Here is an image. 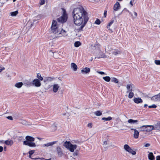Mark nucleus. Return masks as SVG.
Here are the masks:
<instances>
[{
    "label": "nucleus",
    "instance_id": "nucleus-1",
    "mask_svg": "<svg viewBox=\"0 0 160 160\" xmlns=\"http://www.w3.org/2000/svg\"><path fill=\"white\" fill-rule=\"evenodd\" d=\"M74 23L80 26L78 30H82L89 19L88 13L82 6L74 8L72 12Z\"/></svg>",
    "mask_w": 160,
    "mask_h": 160
},
{
    "label": "nucleus",
    "instance_id": "nucleus-2",
    "mask_svg": "<svg viewBox=\"0 0 160 160\" xmlns=\"http://www.w3.org/2000/svg\"><path fill=\"white\" fill-rule=\"evenodd\" d=\"M59 31H60V29L58 25L57 22L54 20H53L51 28V32L56 34L58 33Z\"/></svg>",
    "mask_w": 160,
    "mask_h": 160
},
{
    "label": "nucleus",
    "instance_id": "nucleus-3",
    "mask_svg": "<svg viewBox=\"0 0 160 160\" xmlns=\"http://www.w3.org/2000/svg\"><path fill=\"white\" fill-rule=\"evenodd\" d=\"M63 146L71 152H74L76 149L77 146L76 144H72L70 142L66 141L63 144Z\"/></svg>",
    "mask_w": 160,
    "mask_h": 160
},
{
    "label": "nucleus",
    "instance_id": "nucleus-4",
    "mask_svg": "<svg viewBox=\"0 0 160 160\" xmlns=\"http://www.w3.org/2000/svg\"><path fill=\"white\" fill-rule=\"evenodd\" d=\"M67 14L64 12L62 16L57 19V20L58 22L63 23L67 21Z\"/></svg>",
    "mask_w": 160,
    "mask_h": 160
},
{
    "label": "nucleus",
    "instance_id": "nucleus-5",
    "mask_svg": "<svg viewBox=\"0 0 160 160\" xmlns=\"http://www.w3.org/2000/svg\"><path fill=\"white\" fill-rule=\"evenodd\" d=\"M23 143V144L28 146L30 147H35L36 146L34 142H28V141H24Z\"/></svg>",
    "mask_w": 160,
    "mask_h": 160
},
{
    "label": "nucleus",
    "instance_id": "nucleus-6",
    "mask_svg": "<svg viewBox=\"0 0 160 160\" xmlns=\"http://www.w3.org/2000/svg\"><path fill=\"white\" fill-rule=\"evenodd\" d=\"M32 84L37 87H39L41 85L40 80L38 79H35L32 81Z\"/></svg>",
    "mask_w": 160,
    "mask_h": 160
},
{
    "label": "nucleus",
    "instance_id": "nucleus-7",
    "mask_svg": "<svg viewBox=\"0 0 160 160\" xmlns=\"http://www.w3.org/2000/svg\"><path fill=\"white\" fill-rule=\"evenodd\" d=\"M56 150L58 156L59 157H61L63 154V152L62 151L61 148L60 147L58 146L57 147Z\"/></svg>",
    "mask_w": 160,
    "mask_h": 160
},
{
    "label": "nucleus",
    "instance_id": "nucleus-8",
    "mask_svg": "<svg viewBox=\"0 0 160 160\" xmlns=\"http://www.w3.org/2000/svg\"><path fill=\"white\" fill-rule=\"evenodd\" d=\"M146 131L147 132H150L153 130H155L154 125H146Z\"/></svg>",
    "mask_w": 160,
    "mask_h": 160
},
{
    "label": "nucleus",
    "instance_id": "nucleus-9",
    "mask_svg": "<svg viewBox=\"0 0 160 160\" xmlns=\"http://www.w3.org/2000/svg\"><path fill=\"white\" fill-rule=\"evenodd\" d=\"M90 71V68H84L81 70V72L83 74H86L89 73Z\"/></svg>",
    "mask_w": 160,
    "mask_h": 160
},
{
    "label": "nucleus",
    "instance_id": "nucleus-10",
    "mask_svg": "<svg viewBox=\"0 0 160 160\" xmlns=\"http://www.w3.org/2000/svg\"><path fill=\"white\" fill-rule=\"evenodd\" d=\"M97 58H105L107 57V56L103 54V52L100 50H98V54L97 55Z\"/></svg>",
    "mask_w": 160,
    "mask_h": 160
},
{
    "label": "nucleus",
    "instance_id": "nucleus-11",
    "mask_svg": "<svg viewBox=\"0 0 160 160\" xmlns=\"http://www.w3.org/2000/svg\"><path fill=\"white\" fill-rule=\"evenodd\" d=\"M131 130H133L134 131V133L133 134V137L135 139H137L138 138L139 135V132L136 129L134 128H131Z\"/></svg>",
    "mask_w": 160,
    "mask_h": 160
},
{
    "label": "nucleus",
    "instance_id": "nucleus-12",
    "mask_svg": "<svg viewBox=\"0 0 160 160\" xmlns=\"http://www.w3.org/2000/svg\"><path fill=\"white\" fill-rule=\"evenodd\" d=\"M120 8V5L119 3L117 2L114 5L113 7V10L114 11H117Z\"/></svg>",
    "mask_w": 160,
    "mask_h": 160
},
{
    "label": "nucleus",
    "instance_id": "nucleus-13",
    "mask_svg": "<svg viewBox=\"0 0 160 160\" xmlns=\"http://www.w3.org/2000/svg\"><path fill=\"white\" fill-rule=\"evenodd\" d=\"M159 97L158 94L154 96L151 98V100L154 101H160Z\"/></svg>",
    "mask_w": 160,
    "mask_h": 160
},
{
    "label": "nucleus",
    "instance_id": "nucleus-14",
    "mask_svg": "<svg viewBox=\"0 0 160 160\" xmlns=\"http://www.w3.org/2000/svg\"><path fill=\"white\" fill-rule=\"evenodd\" d=\"M4 143L7 145L12 146L13 144V142L12 140L9 139L8 140L5 141Z\"/></svg>",
    "mask_w": 160,
    "mask_h": 160
},
{
    "label": "nucleus",
    "instance_id": "nucleus-15",
    "mask_svg": "<svg viewBox=\"0 0 160 160\" xmlns=\"http://www.w3.org/2000/svg\"><path fill=\"white\" fill-rule=\"evenodd\" d=\"M25 139L26 140V141H28L29 142H33L35 140V139L34 138L29 136H26Z\"/></svg>",
    "mask_w": 160,
    "mask_h": 160
},
{
    "label": "nucleus",
    "instance_id": "nucleus-16",
    "mask_svg": "<svg viewBox=\"0 0 160 160\" xmlns=\"http://www.w3.org/2000/svg\"><path fill=\"white\" fill-rule=\"evenodd\" d=\"M133 101L136 103H140L142 102V100L140 98H134Z\"/></svg>",
    "mask_w": 160,
    "mask_h": 160
},
{
    "label": "nucleus",
    "instance_id": "nucleus-17",
    "mask_svg": "<svg viewBox=\"0 0 160 160\" xmlns=\"http://www.w3.org/2000/svg\"><path fill=\"white\" fill-rule=\"evenodd\" d=\"M53 91L55 93L58 91L59 86L58 84H55L53 85Z\"/></svg>",
    "mask_w": 160,
    "mask_h": 160
},
{
    "label": "nucleus",
    "instance_id": "nucleus-18",
    "mask_svg": "<svg viewBox=\"0 0 160 160\" xmlns=\"http://www.w3.org/2000/svg\"><path fill=\"white\" fill-rule=\"evenodd\" d=\"M71 68L74 71H76L78 69V67L76 64L74 63H72L71 65Z\"/></svg>",
    "mask_w": 160,
    "mask_h": 160
},
{
    "label": "nucleus",
    "instance_id": "nucleus-19",
    "mask_svg": "<svg viewBox=\"0 0 160 160\" xmlns=\"http://www.w3.org/2000/svg\"><path fill=\"white\" fill-rule=\"evenodd\" d=\"M54 78L53 77H45L44 79V82H51L52 81Z\"/></svg>",
    "mask_w": 160,
    "mask_h": 160
},
{
    "label": "nucleus",
    "instance_id": "nucleus-20",
    "mask_svg": "<svg viewBox=\"0 0 160 160\" xmlns=\"http://www.w3.org/2000/svg\"><path fill=\"white\" fill-rule=\"evenodd\" d=\"M58 33L59 34H61L62 36L64 37L67 36L66 31L63 29H62L61 30H60V31H59Z\"/></svg>",
    "mask_w": 160,
    "mask_h": 160
},
{
    "label": "nucleus",
    "instance_id": "nucleus-21",
    "mask_svg": "<svg viewBox=\"0 0 160 160\" xmlns=\"http://www.w3.org/2000/svg\"><path fill=\"white\" fill-rule=\"evenodd\" d=\"M127 12L129 13V14L131 15V17H132V18H135L137 16V13L135 11H134V15H132V13L130 12L129 10H127Z\"/></svg>",
    "mask_w": 160,
    "mask_h": 160
},
{
    "label": "nucleus",
    "instance_id": "nucleus-22",
    "mask_svg": "<svg viewBox=\"0 0 160 160\" xmlns=\"http://www.w3.org/2000/svg\"><path fill=\"white\" fill-rule=\"evenodd\" d=\"M155 130H160V121L158 122L154 125Z\"/></svg>",
    "mask_w": 160,
    "mask_h": 160
},
{
    "label": "nucleus",
    "instance_id": "nucleus-23",
    "mask_svg": "<svg viewBox=\"0 0 160 160\" xmlns=\"http://www.w3.org/2000/svg\"><path fill=\"white\" fill-rule=\"evenodd\" d=\"M148 159L150 160H154L155 159L154 156L153 155L152 152H150L148 155Z\"/></svg>",
    "mask_w": 160,
    "mask_h": 160
},
{
    "label": "nucleus",
    "instance_id": "nucleus-24",
    "mask_svg": "<svg viewBox=\"0 0 160 160\" xmlns=\"http://www.w3.org/2000/svg\"><path fill=\"white\" fill-rule=\"evenodd\" d=\"M57 142H58V141H55L50 142L48 143H47L45 144L44 145L45 146H46V147H49V146H51L53 145V144L56 143Z\"/></svg>",
    "mask_w": 160,
    "mask_h": 160
},
{
    "label": "nucleus",
    "instance_id": "nucleus-25",
    "mask_svg": "<svg viewBox=\"0 0 160 160\" xmlns=\"http://www.w3.org/2000/svg\"><path fill=\"white\" fill-rule=\"evenodd\" d=\"M146 125H143L140 127L138 128V129H140V131H146Z\"/></svg>",
    "mask_w": 160,
    "mask_h": 160
},
{
    "label": "nucleus",
    "instance_id": "nucleus-26",
    "mask_svg": "<svg viewBox=\"0 0 160 160\" xmlns=\"http://www.w3.org/2000/svg\"><path fill=\"white\" fill-rule=\"evenodd\" d=\"M112 53L114 55H117L118 54H120L121 51L115 49L114 50Z\"/></svg>",
    "mask_w": 160,
    "mask_h": 160
},
{
    "label": "nucleus",
    "instance_id": "nucleus-27",
    "mask_svg": "<svg viewBox=\"0 0 160 160\" xmlns=\"http://www.w3.org/2000/svg\"><path fill=\"white\" fill-rule=\"evenodd\" d=\"M23 85V83L22 82H18L16 83L15 86L18 88H20Z\"/></svg>",
    "mask_w": 160,
    "mask_h": 160
},
{
    "label": "nucleus",
    "instance_id": "nucleus-28",
    "mask_svg": "<svg viewBox=\"0 0 160 160\" xmlns=\"http://www.w3.org/2000/svg\"><path fill=\"white\" fill-rule=\"evenodd\" d=\"M20 123L24 125H28L29 123L26 121L23 120V119H22L21 120V122H20Z\"/></svg>",
    "mask_w": 160,
    "mask_h": 160
},
{
    "label": "nucleus",
    "instance_id": "nucleus-29",
    "mask_svg": "<svg viewBox=\"0 0 160 160\" xmlns=\"http://www.w3.org/2000/svg\"><path fill=\"white\" fill-rule=\"evenodd\" d=\"M18 13V11L11 12L10 13V15L12 16H16Z\"/></svg>",
    "mask_w": 160,
    "mask_h": 160
},
{
    "label": "nucleus",
    "instance_id": "nucleus-30",
    "mask_svg": "<svg viewBox=\"0 0 160 160\" xmlns=\"http://www.w3.org/2000/svg\"><path fill=\"white\" fill-rule=\"evenodd\" d=\"M112 119V118L111 117H108V118H102V119L104 121H110Z\"/></svg>",
    "mask_w": 160,
    "mask_h": 160
},
{
    "label": "nucleus",
    "instance_id": "nucleus-31",
    "mask_svg": "<svg viewBox=\"0 0 160 160\" xmlns=\"http://www.w3.org/2000/svg\"><path fill=\"white\" fill-rule=\"evenodd\" d=\"M114 22V20H112L108 24V25H107V28L110 30H111V31L112 30V29H111L110 28V27L112 23H113Z\"/></svg>",
    "mask_w": 160,
    "mask_h": 160
},
{
    "label": "nucleus",
    "instance_id": "nucleus-32",
    "mask_svg": "<svg viewBox=\"0 0 160 160\" xmlns=\"http://www.w3.org/2000/svg\"><path fill=\"white\" fill-rule=\"evenodd\" d=\"M103 79L106 81L109 82L110 81L111 78L109 76H106L103 77Z\"/></svg>",
    "mask_w": 160,
    "mask_h": 160
},
{
    "label": "nucleus",
    "instance_id": "nucleus-33",
    "mask_svg": "<svg viewBox=\"0 0 160 160\" xmlns=\"http://www.w3.org/2000/svg\"><path fill=\"white\" fill-rule=\"evenodd\" d=\"M128 152L131 153L133 155H135L136 154V152L133 150L131 148L128 150Z\"/></svg>",
    "mask_w": 160,
    "mask_h": 160
},
{
    "label": "nucleus",
    "instance_id": "nucleus-34",
    "mask_svg": "<svg viewBox=\"0 0 160 160\" xmlns=\"http://www.w3.org/2000/svg\"><path fill=\"white\" fill-rule=\"evenodd\" d=\"M81 45V43L79 41H77L74 43V46L75 47H78Z\"/></svg>",
    "mask_w": 160,
    "mask_h": 160
},
{
    "label": "nucleus",
    "instance_id": "nucleus-35",
    "mask_svg": "<svg viewBox=\"0 0 160 160\" xmlns=\"http://www.w3.org/2000/svg\"><path fill=\"white\" fill-rule=\"evenodd\" d=\"M124 148L125 150L128 152L131 148L128 145L125 144L124 146Z\"/></svg>",
    "mask_w": 160,
    "mask_h": 160
},
{
    "label": "nucleus",
    "instance_id": "nucleus-36",
    "mask_svg": "<svg viewBox=\"0 0 160 160\" xmlns=\"http://www.w3.org/2000/svg\"><path fill=\"white\" fill-rule=\"evenodd\" d=\"M95 115L97 116H100L102 114V112L100 111H97L94 112Z\"/></svg>",
    "mask_w": 160,
    "mask_h": 160
},
{
    "label": "nucleus",
    "instance_id": "nucleus-37",
    "mask_svg": "<svg viewBox=\"0 0 160 160\" xmlns=\"http://www.w3.org/2000/svg\"><path fill=\"white\" fill-rule=\"evenodd\" d=\"M111 82L115 83H118V80L117 78H112Z\"/></svg>",
    "mask_w": 160,
    "mask_h": 160
},
{
    "label": "nucleus",
    "instance_id": "nucleus-38",
    "mask_svg": "<svg viewBox=\"0 0 160 160\" xmlns=\"http://www.w3.org/2000/svg\"><path fill=\"white\" fill-rule=\"evenodd\" d=\"M37 78L41 81H42L43 79V78L41 76V75L38 73L37 74Z\"/></svg>",
    "mask_w": 160,
    "mask_h": 160
},
{
    "label": "nucleus",
    "instance_id": "nucleus-39",
    "mask_svg": "<svg viewBox=\"0 0 160 160\" xmlns=\"http://www.w3.org/2000/svg\"><path fill=\"white\" fill-rule=\"evenodd\" d=\"M134 96V93L133 92H129L128 95V97L129 98H132Z\"/></svg>",
    "mask_w": 160,
    "mask_h": 160
},
{
    "label": "nucleus",
    "instance_id": "nucleus-40",
    "mask_svg": "<svg viewBox=\"0 0 160 160\" xmlns=\"http://www.w3.org/2000/svg\"><path fill=\"white\" fill-rule=\"evenodd\" d=\"M131 88H132V85L131 84H128L127 85V88L128 89V90H129L131 89Z\"/></svg>",
    "mask_w": 160,
    "mask_h": 160
},
{
    "label": "nucleus",
    "instance_id": "nucleus-41",
    "mask_svg": "<svg viewBox=\"0 0 160 160\" xmlns=\"http://www.w3.org/2000/svg\"><path fill=\"white\" fill-rule=\"evenodd\" d=\"M101 23V21H100L98 19H97L96 21L95 22V24H98V25H99Z\"/></svg>",
    "mask_w": 160,
    "mask_h": 160
},
{
    "label": "nucleus",
    "instance_id": "nucleus-42",
    "mask_svg": "<svg viewBox=\"0 0 160 160\" xmlns=\"http://www.w3.org/2000/svg\"><path fill=\"white\" fill-rule=\"evenodd\" d=\"M155 63L157 65H160V60H155Z\"/></svg>",
    "mask_w": 160,
    "mask_h": 160
},
{
    "label": "nucleus",
    "instance_id": "nucleus-43",
    "mask_svg": "<svg viewBox=\"0 0 160 160\" xmlns=\"http://www.w3.org/2000/svg\"><path fill=\"white\" fill-rule=\"evenodd\" d=\"M157 107V106L155 104H153L152 105L148 106V108H156Z\"/></svg>",
    "mask_w": 160,
    "mask_h": 160
},
{
    "label": "nucleus",
    "instance_id": "nucleus-44",
    "mask_svg": "<svg viewBox=\"0 0 160 160\" xmlns=\"http://www.w3.org/2000/svg\"><path fill=\"white\" fill-rule=\"evenodd\" d=\"M73 156L74 157H76L78 155V151H76V152H74L73 153Z\"/></svg>",
    "mask_w": 160,
    "mask_h": 160
},
{
    "label": "nucleus",
    "instance_id": "nucleus-45",
    "mask_svg": "<svg viewBox=\"0 0 160 160\" xmlns=\"http://www.w3.org/2000/svg\"><path fill=\"white\" fill-rule=\"evenodd\" d=\"M34 152V150H30L29 152V156L32 155Z\"/></svg>",
    "mask_w": 160,
    "mask_h": 160
},
{
    "label": "nucleus",
    "instance_id": "nucleus-46",
    "mask_svg": "<svg viewBox=\"0 0 160 160\" xmlns=\"http://www.w3.org/2000/svg\"><path fill=\"white\" fill-rule=\"evenodd\" d=\"M87 126L88 128H91L92 126V123H89L88 124Z\"/></svg>",
    "mask_w": 160,
    "mask_h": 160
},
{
    "label": "nucleus",
    "instance_id": "nucleus-47",
    "mask_svg": "<svg viewBox=\"0 0 160 160\" xmlns=\"http://www.w3.org/2000/svg\"><path fill=\"white\" fill-rule=\"evenodd\" d=\"M45 2V0H40V4L41 5H42L44 4Z\"/></svg>",
    "mask_w": 160,
    "mask_h": 160
},
{
    "label": "nucleus",
    "instance_id": "nucleus-48",
    "mask_svg": "<svg viewBox=\"0 0 160 160\" xmlns=\"http://www.w3.org/2000/svg\"><path fill=\"white\" fill-rule=\"evenodd\" d=\"M134 120L132 119H130L128 120V122L129 123H134Z\"/></svg>",
    "mask_w": 160,
    "mask_h": 160
},
{
    "label": "nucleus",
    "instance_id": "nucleus-49",
    "mask_svg": "<svg viewBox=\"0 0 160 160\" xmlns=\"http://www.w3.org/2000/svg\"><path fill=\"white\" fill-rule=\"evenodd\" d=\"M97 72L100 74L102 75V74H105V73L104 72H101V71H97Z\"/></svg>",
    "mask_w": 160,
    "mask_h": 160
},
{
    "label": "nucleus",
    "instance_id": "nucleus-50",
    "mask_svg": "<svg viewBox=\"0 0 160 160\" xmlns=\"http://www.w3.org/2000/svg\"><path fill=\"white\" fill-rule=\"evenodd\" d=\"M7 118L8 119L10 120H13V118L12 116H8L7 117Z\"/></svg>",
    "mask_w": 160,
    "mask_h": 160
},
{
    "label": "nucleus",
    "instance_id": "nucleus-51",
    "mask_svg": "<svg viewBox=\"0 0 160 160\" xmlns=\"http://www.w3.org/2000/svg\"><path fill=\"white\" fill-rule=\"evenodd\" d=\"M150 144L149 143H148L144 145V147H148L150 146Z\"/></svg>",
    "mask_w": 160,
    "mask_h": 160
},
{
    "label": "nucleus",
    "instance_id": "nucleus-52",
    "mask_svg": "<svg viewBox=\"0 0 160 160\" xmlns=\"http://www.w3.org/2000/svg\"><path fill=\"white\" fill-rule=\"evenodd\" d=\"M108 144V142L107 141H105L103 142V144L104 145H106Z\"/></svg>",
    "mask_w": 160,
    "mask_h": 160
},
{
    "label": "nucleus",
    "instance_id": "nucleus-53",
    "mask_svg": "<svg viewBox=\"0 0 160 160\" xmlns=\"http://www.w3.org/2000/svg\"><path fill=\"white\" fill-rule=\"evenodd\" d=\"M4 4V2H0V7L2 6Z\"/></svg>",
    "mask_w": 160,
    "mask_h": 160
},
{
    "label": "nucleus",
    "instance_id": "nucleus-54",
    "mask_svg": "<svg viewBox=\"0 0 160 160\" xmlns=\"http://www.w3.org/2000/svg\"><path fill=\"white\" fill-rule=\"evenodd\" d=\"M3 149V147L1 146H0V152H1L2 151Z\"/></svg>",
    "mask_w": 160,
    "mask_h": 160
},
{
    "label": "nucleus",
    "instance_id": "nucleus-55",
    "mask_svg": "<svg viewBox=\"0 0 160 160\" xmlns=\"http://www.w3.org/2000/svg\"><path fill=\"white\" fill-rule=\"evenodd\" d=\"M32 158V159H41V160H43V159H44L45 160V158Z\"/></svg>",
    "mask_w": 160,
    "mask_h": 160
},
{
    "label": "nucleus",
    "instance_id": "nucleus-56",
    "mask_svg": "<svg viewBox=\"0 0 160 160\" xmlns=\"http://www.w3.org/2000/svg\"><path fill=\"white\" fill-rule=\"evenodd\" d=\"M156 160H160V156H158L156 157Z\"/></svg>",
    "mask_w": 160,
    "mask_h": 160
},
{
    "label": "nucleus",
    "instance_id": "nucleus-57",
    "mask_svg": "<svg viewBox=\"0 0 160 160\" xmlns=\"http://www.w3.org/2000/svg\"><path fill=\"white\" fill-rule=\"evenodd\" d=\"M132 88H131V89H130L129 90H128L127 92H132Z\"/></svg>",
    "mask_w": 160,
    "mask_h": 160
},
{
    "label": "nucleus",
    "instance_id": "nucleus-58",
    "mask_svg": "<svg viewBox=\"0 0 160 160\" xmlns=\"http://www.w3.org/2000/svg\"><path fill=\"white\" fill-rule=\"evenodd\" d=\"M107 11H105L104 13V15L105 17H106V15H107Z\"/></svg>",
    "mask_w": 160,
    "mask_h": 160
},
{
    "label": "nucleus",
    "instance_id": "nucleus-59",
    "mask_svg": "<svg viewBox=\"0 0 160 160\" xmlns=\"http://www.w3.org/2000/svg\"><path fill=\"white\" fill-rule=\"evenodd\" d=\"M133 2H132V1H131L130 2V3L131 5L132 6H133V4H132Z\"/></svg>",
    "mask_w": 160,
    "mask_h": 160
},
{
    "label": "nucleus",
    "instance_id": "nucleus-60",
    "mask_svg": "<svg viewBox=\"0 0 160 160\" xmlns=\"http://www.w3.org/2000/svg\"><path fill=\"white\" fill-rule=\"evenodd\" d=\"M5 141H4V140H0V143H2L3 142H4H4Z\"/></svg>",
    "mask_w": 160,
    "mask_h": 160
},
{
    "label": "nucleus",
    "instance_id": "nucleus-61",
    "mask_svg": "<svg viewBox=\"0 0 160 160\" xmlns=\"http://www.w3.org/2000/svg\"><path fill=\"white\" fill-rule=\"evenodd\" d=\"M133 122H134V123H135V122H138V121L136 120H134Z\"/></svg>",
    "mask_w": 160,
    "mask_h": 160
},
{
    "label": "nucleus",
    "instance_id": "nucleus-62",
    "mask_svg": "<svg viewBox=\"0 0 160 160\" xmlns=\"http://www.w3.org/2000/svg\"><path fill=\"white\" fill-rule=\"evenodd\" d=\"M147 106H148V105H147V104H145L144 105V107H147Z\"/></svg>",
    "mask_w": 160,
    "mask_h": 160
},
{
    "label": "nucleus",
    "instance_id": "nucleus-63",
    "mask_svg": "<svg viewBox=\"0 0 160 160\" xmlns=\"http://www.w3.org/2000/svg\"><path fill=\"white\" fill-rule=\"evenodd\" d=\"M4 151H6V147H4Z\"/></svg>",
    "mask_w": 160,
    "mask_h": 160
},
{
    "label": "nucleus",
    "instance_id": "nucleus-64",
    "mask_svg": "<svg viewBox=\"0 0 160 160\" xmlns=\"http://www.w3.org/2000/svg\"><path fill=\"white\" fill-rule=\"evenodd\" d=\"M51 158H49V159H45V160H51Z\"/></svg>",
    "mask_w": 160,
    "mask_h": 160
}]
</instances>
